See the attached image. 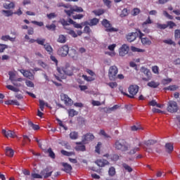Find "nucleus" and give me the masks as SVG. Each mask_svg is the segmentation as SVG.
<instances>
[{"label":"nucleus","instance_id":"1","mask_svg":"<svg viewBox=\"0 0 180 180\" xmlns=\"http://www.w3.org/2000/svg\"><path fill=\"white\" fill-rule=\"evenodd\" d=\"M115 148L120 151L126 152L130 150V145L123 140H119L115 142Z\"/></svg>","mask_w":180,"mask_h":180},{"label":"nucleus","instance_id":"2","mask_svg":"<svg viewBox=\"0 0 180 180\" xmlns=\"http://www.w3.org/2000/svg\"><path fill=\"white\" fill-rule=\"evenodd\" d=\"M128 91L129 92V95L124 93L122 90L121 91V94H122V95L128 96V98H131V99H133V98H134V96L137 95V93L139 92V86L131 85L129 87Z\"/></svg>","mask_w":180,"mask_h":180},{"label":"nucleus","instance_id":"3","mask_svg":"<svg viewBox=\"0 0 180 180\" xmlns=\"http://www.w3.org/2000/svg\"><path fill=\"white\" fill-rule=\"evenodd\" d=\"M179 107L178 106V103L174 101H169L167 103V110L169 113H176Z\"/></svg>","mask_w":180,"mask_h":180},{"label":"nucleus","instance_id":"4","mask_svg":"<svg viewBox=\"0 0 180 180\" xmlns=\"http://www.w3.org/2000/svg\"><path fill=\"white\" fill-rule=\"evenodd\" d=\"M141 72L143 74V75H145V77H142L143 81H145L146 82L151 81V78H153V75L151 74V71H150V69L145 67H141Z\"/></svg>","mask_w":180,"mask_h":180},{"label":"nucleus","instance_id":"5","mask_svg":"<svg viewBox=\"0 0 180 180\" xmlns=\"http://www.w3.org/2000/svg\"><path fill=\"white\" fill-rule=\"evenodd\" d=\"M117 72H119V70L116 65L110 67L108 70V77L110 81H115V79H116V75H117Z\"/></svg>","mask_w":180,"mask_h":180},{"label":"nucleus","instance_id":"6","mask_svg":"<svg viewBox=\"0 0 180 180\" xmlns=\"http://www.w3.org/2000/svg\"><path fill=\"white\" fill-rule=\"evenodd\" d=\"M102 25L104 26V27H105V32H117V30L113 28L112 27V24H110V22L106 19L103 20Z\"/></svg>","mask_w":180,"mask_h":180},{"label":"nucleus","instance_id":"7","mask_svg":"<svg viewBox=\"0 0 180 180\" xmlns=\"http://www.w3.org/2000/svg\"><path fill=\"white\" fill-rule=\"evenodd\" d=\"M68 51H70V48H68V45H63L58 50V56H60V57H66V56L68 54Z\"/></svg>","mask_w":180,"mask_h":180},{"label":"nucleus","instance_id":"8","mask_svg":"<svg viewBox=\"0 0 180 180\" xmlns=\"http://www.w3.org/2000/svg\"><path fill=\"white\" fill-rule=\"evenodd\" d=\"M139 33V39L143 46H151V40L147 37H143L144 36V34L141 32V31H138Z\"/></svg>","mask_w":180,"mask_h":180},{"label":"nucleus","instance_id":"9","mask_svg":"<svg viewBox=\"0 0 180 180\" xmlns=\"http://www.w3.org/2000/svg\"><path fill=\"white\" fill-rule=\"evenodd\" d=\"M18 71L23 75V77H25V78H28V79H31L32 81L34 79V75H33V73L30 71L23 69L18 70Z\"/></svg>","mask_w":180,"mask_h":180},{"label":"nucleus","instance_id":"10","mask_svg":"<svg viewBox=\"0 0 180 180\" xmlns=\"http://www.w3.org/2000/svg\"><path fill=\"white\" fill-rule=\"evenodd\" d=\"M60 99H61V101H63L65 104L67 105H72V103H74L72 100L71 98H70V97H68V95H67L65 94H60Z\"/></svg>","mask_w":180,"mask_h":180},{"label":"nucleus","instance_id":"11","mask_svg":"<svg viewBox=\"0 0 180 180\" xmlns=\"http://www.w3.org/2000/svg\"><path fill=\"white\" fill-rule=\"evenodd\" d=\"M129 46H127V44H123L119 51L120 56L121 57H124V56H126V54L129 53Z\"/></svg>","mask_w":180,"mask_h":180},{"label":"nucleus","instance_id":"12","mask_svg":"<svg viewBox=\"0 0 180 180\" xmlns=\"http://www.w3.org/2000/svg\"><path fill=\"white\" fill-rule=\"evenodd\" d=\"M40 174H41V176H42V178L46 179V178L51 176V174H53V171H50V169L49 168H46V169L41 170Z\"/></svg>","mask_w":180,"mask_h":180},{"label":"nucleus","instance_id":"13","mask_svg":"<svg viewBox=\"0 0 180 180\" xmlns=\"http://www.w3.org/2000/svg\"><path fill=\"white\" fill-rule=\"evenodd\" d=\"M2 134L7 138L11 137V139H14V137H16V134L13 131L2 129Z\"/></svg>","mask_w":180,"mask_h":180},{"label":"nucleus","instance_id":"14","mask_svg":"<svg viewBox=\"0 0 180 180\" xmlns=\"http://www.w3.org/2000/svg\"><path fill=\"white\" fill-rule=\"evenodd\" d=\"M95 139V136L92 134H86L82 137V142L86 143L88 141H92Z\"/></svg>","mask_w":180,"mask_h":180},{"label":"nucleus","instance_id":"15","mask_svg":"<svg viewBox=\"0 0 180 180\" xmlns=\"http://www.w3.org/2000/svg\"><path fill=\"white\" fill-rule=\"evenodd\" d=\"M137 39V32H131L127 35V40L131 43V41H134Z\"/></svg>","mask_w":180,"mask_h":180},{"label":"nucleus","instance_id":"16","mask_svg":"<svg viewBox=\"0 0 180 180\" xmlns=\"http://www.w3.org/2000/svg\"><path fill=\"white\" fill-rule=\"evenodd\" d=\"M61 165L64 167L63 170L65 171V172L70 174V172L71 171H72V167L70 164L65 163V162H62Z\"/></svg>","mask_w":180,"mask_h":180},{"label":"nucleus","instance_id":"17","mask_svg":"<svg viewBox=\"0 0 180 180\" xmlns=\"http://www.w3.org/2000/svg\"><path fill=\"white\" fill-rule=\"evenodd\" d=\"M98 23H99V19L93 18L90 20L89 22H85L84 25H88L89 26H96Z\"/></svg>","mask_w":180,"mask_h":180},{"label":"nucleus","instance_id":"18","mask_svg":"<svg viewBox=\"0 0 180 180\" xmlns=\"http://www.w3.org/2000/svg\"><path fill=\"white\" fill-rule=\"evenodd\" d=\"M95 164H96L98 167H104L105 165H108L109 162H108V160L100 159V160H97L95 162Z\"/></svg>","mask_w":180,"mask_h":180},{"label":"nucleus","instance_id":"19","mask_svg":"<svg viewBox=\"0 0 180 180\" xmlns=\"http://www.w3.org/2000/svg\"><path fill=\"white\" fill-rule=\"evenodd\" d=\"M148 86L149 88H153V89H155V88H158L160 86V82H155V81H150L147 83Z\"/></svg>","mask_w":180,"mask_h":180},{"label":"nucleus","instance_id":"20","mask_svg":"<svg viewBox=\"0 0 180 180\" xmlns=\"http://www.w3.org/2000/svg\"><path fill=\"white\" fill-rule=\"evenodd\" d=\"M15 37H11V36L9 35H3L1 37V40H3V41H8V40L10 41H15Z\"/></svg>","mask_w":180,"mask_h":180},{"label":"nucleus","instance_id":"21","mask_svg":"<svg viewBox=\"0 0 180 180\" xmlns=\"http://www.w3.org/2000/svg\"><path fill=\"white\" fill-rule=\"evenodd\" d=\"M165 149L167 153H172L174 151V145L171 143H167L165 144Z\"/></svg>","mask_w":180,"mask_h":180},{"label":"nucleus","instance_id":"22","mask_svg":"<svg viewBox=\"0 0 180 180\" xmlns=\"http://www.w3.org/2000/svg\"><path fill=\"white\" fill-rule=\"evenodd\" d=\"M58 43H66L67 41V37H65V35L64 34H60L59 35L58 39H57Z\"/></svg>","mask_w":180,"mask_h":180},{"label":"nucleus","instance_id":"23","mask_svg":"<svg viewBox=\"0 0 180 180\" xmlns=\"http://www.w3.org/2000/svg\"><path fill=\"white\" fill-rule=\"evenodd\" d=\"M68 113L70 117H74V116L78 115V111L74 109H69L68 110Z\"/></svg>","mask_w":180,"mask_h":180},{"label":"nucleus","instance_id":"24","mask_svg":"<svg viewBox=\"0 0 180 180\" xmlns=\"http://www.w3.org/2000/svg\"><path fill=\"white\" fill-rule=\"evenodd\" d=\"M39 65H40V67H42V68H44V70H46L47 71H49V70H50V66L49 65H47V63L39 60L38 62Z\"/></svg>","mask_w":180,"mask_h":180},{"label":"nucleus","instance_id":"25","mask_svg":"<svg viewBox=\"0 0 180 180\" xmlns=\"http://www.w3.org/2000/svg\"><path fill=\"white\" fill-rule=\"evenodd\" d=\"M156 143H157V141L153 140V139L144 141V144L147 147H150V146H154V144H155Z\"/></svg>","mask_w":180,"mask_h":180},{"label":"nucleus","instance_id":"26","mask_svg":"<svg viewBox=\"0 0 180 180\" xmlns=\"http://www.w3.org/2000/svg\"><path fill=\"white\" fill-rule=\"evenodd\" d=\"M6 155H8V157H13V154H14L13 150H12V148L9 147H7L6 148Z\"/></svg>","mask_w":180,"mask_h":180},{"label":"nucleus","instance_id":"27","mask_svg":"<svg viewBox=\"0 0 180 180\" xmlns=\"http://www.w3.org/2000/svg\"><path fill=\"white\" fill-rule=\"evenodd\" d=\"M57 71L59 73V77H61V78H64V74L65 72V70L64 68H58Z\"/></svg>","mask_w":180,"mask_h":180},{"label":"nucleus","instance_id":"28","mask_svg":"<svg viewBox=\"0 0 180 180\" xmlns=\"http://www.w3.org/2000/svg\"><path fill=\"white\" fill-rule=\"evenodd\" d=\"M163 43H165V44H169V46H176L175 41H172V39H171L163 40Z\"/></svg>","mask_w":180,"mask_h":180},{"label":"nucleus","instance_id":"29","mask_svg":"<svg viewBox=\"0 0 180 180\" xmlns=\"http://www.w3.org/2000/svg\"><path fill=\"white\" fill-rule=\"evenodd\" d=\"M179 86L176 85H171L167 87H165L164 89L165 91H176L178 89Z\"/></svg>","mask_w":180,"mask_h":180},{"label":"nucleus","instance_id":"30","mask_svg":"<svg viewBox=\"0 0 180 180\" xmlns=\"http://www.w3.org/2000/svg\"><path fill=\"white\" fill-rule=\"evenodd\" d=\"M72 9L73 11V12H77V13H81V12H84V8H82V7H79L78 6H75L73 7H72Z\"/></svg>","mask_w":180,"mask_h":180},{"label":"nucleus","instance_id":"31","mask_svg":"<svg viewBox=\"0 0 180 180\" xmlns=\"http://www.w3.org/2000/svg\"><path fill=\"white\" fill-rule=\"evenodd\" d=\"M46 153H49V155L51 158H52L53 160H54V158H56V153H54V152L53 151V150L51 149V148H49L47 150Z\"/></svg>","mask_w":180,"mask_h":180},{"label":"nucleus","instance_id":"32","mask_svg":"<svg viewBox=\"0 0 180 180\" xmlns=\"http://www.w3.org/2000/svg\"><path fill=\"white\" fill-rule=\"evenodd\" d=\"M69 56L72 57V58H77V56H78V54L77 53V51L75 49H70Z\"/></svg>","mask_w":180,"mask_h":180},{"label":"nucleus","instance_id":"33","mask_svg":"<svg viewBox=\"0 0 180 180\" xmlns=\"http://www.w3.org/2000/svg\"><path fill=\"white\" fill-rule=\"evenodd\" d=\"M61 154L63 155H66L67 157H71L72 155H75V153L74 152H68L67 150H62Z\"/></svg>","mask_w":180,"mask_h":180},{"label":"nucleus","instance_id":"34","mask_svg":"<svg viewBox=\"0 0 180 180\" xmlns=\"http://www.w3.org/2000/svg\"><path fill=\"white\" fill-rule=\"evenodd\" d=\"M4 8L5 9H11V8H15V4L13 3H6L4 4Z\"/></svg>","mask_w":180,"mask_h":180},{"label":"nucleus","instance_id":"35","mask_svg":"<svg viewBox=\"0 0 180 180\" xmlns=\"http://www.w3.org/2000/svg\"><path fill=\"white\" fill-rule=\"evenodd\" d=\"M36 43L37 44H39L40 46H45L46 45V39H41V38H38L36 39Z\"/></svg>","mask_w":180,"mask_h":180},{"label":"nucleus","instance_id":"36","mask_svg":"<svg viewBox=\"0 0 180 180\" xmlns=\"http://www.w3.org/2000/svg\"><path fill=\"white\" fill-rule=\"evenodd\" d=\"M93 13H94L96 16H101V15H103V13H105V11H103V9H98L94 11Z\"/></svg>","mask_w":180,"mask_h":180},{"label":"nucleus","instance_id":"37","mask_svg":"<svg viewBox=\"0 0 180 180\" xmlns=\"http://www.w3.org/2000/svg\"><path fill=\"white\" fill-rule=\"evenodd\" d=\"M67 33L70 34L72 37H78V34L72 29H68Z\"/></svg>","mask_w":180,"mask_h":180},{"label":"nucleus","instance_id":"38","mask_svg":"<svg viewBox=\"0 0 180 180\" xmlns=\"http://www.w3.org/2000/svg\"><path fill=\"white\" fill-rule=\"evenodd\" d=\"M31 176H32L33 179H43V176H41V174H39L37 173H32Z\"/></svg>","mask_w":180,"mask_h":180},{"label":"nucleus","instance_id":"39","mask_svg":"<svg viewBox=\"0 0 180 180\" xmlns=\"http://www.w3.org/2000/svg\"><path fill=\"white\" fill-rule=\"evenodd\" d=\"M70 137L72 140H77L78 139V132L72 131L70 134Z\"/></svg>","mask_w":180,"mask_h":180},{"label":"nucleus","instance_id":"40","mask_svg":"<svg viewBox=\"0 0 180 180\" xmlns=\"http://www.w3.org/2000/svg\"><path fill=\"white\" fill-rule=\"evenodd\" d=\"M6 88H7V89H9L10 91H13V92H19V89H18L12 85H7Z\"/></svg>","mask_w":180,"mask_h":180},{"label":"nucleus","instance_id":"41","mask_svg":"<svg viewBox=\"0 0 180 180\" xmlns=\"http://www.w3.org/2000/svg\"><path fill=\"white\" fill-rule=\"evenodd\" d=\"M82 78H84V79L85 81H87L88 82H91L92 81H95V78L92 77H88L85 75H82Z\"/></svg>","mask_w":180,"mask_h":180},{"label":"nucleus","instance_id":"42","mask_svg":"<svg viewBox=\"0 0 180 180\" xmlns=\"http://www.w3.org/2000/svg\"><path fill=\"white\" fill-rule=\"evenodd\" d=\"M143 128L140 125H133L131 127V130L132 131H137L138 130H141Z\"/></svg>","mask_w":180,"mask_h":180},{"label":"nucleus","instance_id":"43","mask_svg":"<svg viewBox=\"0 0 180 180\" xmlns=\"http://www.w3.org/2000/svg\"><path fill=\"white\" fill-rule=\"evenodd\" d=\"M131 51L136 52V53H144L145 51L144 49H141L135 46H131Z\"/></svg>","mask_w":180,"mask_h":180},{"label":"nucleus","instance_id":"44","mask_svg":"<svg viewBox=\"0 0 180 180\" xmlns=\"http://www.w3.org/2000/svg\"><path fill=\"white\" fill-rule=\"evenodd\" d=\"M171 82H172V79L171 78L163 79L162 80V84H163V85H168V84H171Z\"/></svg>","mask_w":180,"mask_h":180},{"label":"nucleus","instance_id":"45","mask_svg":"<svg viewBox=\"0 0 180 180\" xmlns=\"http://www.w3.org/2000/svg\"><path fill=\"white\" fill-rule=\"evenodd\" d=\"M9 79L11 81V82H13L15 81V77H16V75L13 72H9Z\"/></svg>","mask_w":180,"mask_h":180},{"label":"nucleus","instance_id":"46","mask_svg":"<svg viewBox=\"0 0 180 180\" xmlns=\"http://www.w3.org/2000/svg\"><path fill=\"white\" fill-rule=\"evenodd\" d=\"M152 71L153 74H160V68H158V66L155 65L152 67Z\"/></svg>","mask_w":180,"mask_h":180},{"label":"nucleus","instance_id":"47","mask_svg":"<svg viewBox=\"0 0 180 180\" xmlns=\"http://www.w3.org/2000/svg\"><path fill=\"white\" fill-rule=\"evenodd\" d=\"M45 50L46 51H48V53H51L53 51V48L51 47V46H50V44H46L44 46Z\"/></svg>","mask_w":180,"mask_h":180},{"label":"nucleus","instance_id":"48","mask_svg":"<svg viewBox=\"0 0 180 180\" xmlns=\"http://www.w3.org/2000/svg\"><path fill=\"white\" fill-rule=\"evenodd\" d=\"M39 108L41 110V112H43L44 110V106H46V102H44V101L43 100H39Z\"/></svg>","mask_w":180,"mask_h":180},{"label":"nucleus","instance_id":"49","mask_svg":"<svg viewBox=\"0 0 180 180\" xmlns=\"http://www.w3.org/2000/svg\"><path fill=\"white\" fill-rule=\"evenodd\" d=\"M65 75L70 76L72 75V70L71 69V68H65Z\"/></svg>","mask_w":180,"mask_h":180},{"label":"nucleus","instance_id":"50","mask_svg":"<svg viewBox=\"0 0 180 180\" xmlns=\"http://www.w3.org/2000/svg\"><path fill=\"white\" fill-rule=\"evenodd\" d=\"M167 26V27H169V29H174V27H175V26H176V24H175V22H174L172 21H168Z\"/></svg>","mask_w":180,"mask_h":180},{"label":"nucleus","instance_id":"51","mask_svg":"<svg viewBox=\"0 0 180 180\" xmlns=\"http://www.w3.org/2000/svg\"><path fill=\"white\" fill-rule=\"evenodd\" d=\"M122 167L126 169V171H128V172H131L133 171V169L126 163H124Z\"/></svg>","mask_w":180,"mask_h":180},{"label":"nucleus","instance_id":"52","mask_svg":"<svg viewBox=\"0 0 180 180\" xmlns=\"http://www.w3.org/2000/svg\"><path fill=\"white\" fill-rule=\"evenodd\" d=\"M6 49H8V45L0 44V53H4Z\"/></svg>","mask_w":180,"mask_h":180},{"label":"nucleus","instance_id":"53","mask_svg":"<svg viewBox=\"0 0 180 180\" xmlns=\"http://www.w3.org/2000/svg\"><path fill=\"white\" fill-rule=\"evenodd\" d=\"M127 15H129V11L127 8H124L120 14L121 18H124L125 16H127Z\"/></svg>","mask_w":180,"mask_h":180},{"label":"nucleus","instance_id":"54","mask_svg":"<svg viewBox=\"0 0 180 180\" xmlns=\"http://www.w3.org/2000/svg\"><path fill=\"white\" fill-rule=\"evenodd\" d=\"M100 134L101 136H103V137H105V139H110V136L108 135V134H106V132H105V130L101 129L100 131Z\"/></svg>","mask_w":180,"mask_h":180},{"label":"nucleus","instance_id":"55","mask_svg":"<svg viewBox=\"0 0 180 180\" xmlns=\"http://www.w3.org/2000/svg\"><path fill=\"white\" fill-rule=\"evenodd\" d=\"M141 11L140 8H134L132 11V15L133 16H137V15H139V13H140Z\"/></svg>","mask_w":180,"mask_h":180},{"label":"nucleus","instance_id":"56","mask_svg":"<svg viewBox=\"0 0 180 180\" xmlns=\"http://www.w3.org/2000/svg\"><path fill=\"white\" fill-rule=\"evenodd\" d=\"M2 13H4L5 16H12V15L13 14V13H12V11H6V10H3Z\"/></svg>","mask_w":180,"mask_h":180},{"label":"nucleus","instance_id":"57","mask_svg":"<svg viewBox=\"0 0 180 180\" xmlns=\"http://www.w3.org/2000/svg\"><path fill=\"white\" fill-rule=\"evenodd\" d=\"M157 27L158 29H167V27H168V25H167V24H160L158 23L157 24Z\"/></svg>","mask_w":180,"mask_h":180},{"label":"nucleus","instance_id":"58","mask_svg":"<svg viewBox=\"0 0 180 180\" xmlns=\"http://www.w3.org/2000/svg\"><path fill=\"white\" fill-rule=\"evenodd\" d=\"M46 27L48 30H56V25L54 24L47 25H46Z\"/></svg>","mask_w":180,"mask_h":180},{"label":"nucleus","instance_id":"59","mask_svg":"<svg viewBox=\"0 0 180 180\" xmlns=\"http://www.w3.org/2000/svg\"><path fill=\"white\" fill-rule=\"evenodd\" d=\"M163 15L164 16H165L166 18H167V19H170V20H172V19H174V17L171 15H169L168 13V12H167L166 11H163Z\"/></svg>","mask_w":180,"mask_h":180},{"label":"nucleus","instance_id":"60","mask_svg":"<svg viewBox=\"0 0 180 180\" xmlns=\"http://www.w3.org/2000/svg\"><path fill=\"white\" fill-rule=\"evenodd\" d=\"M108 174L110 175V176H113V175L116 174V171L115 170L114 167H110L109 169Z\"/></svg>","mask_w":180,"mask_h":180},{"label":"nucleus","instance_id":"61","mask_svg":"<svg viewBox=\"0 0 180 180\" xmlns=\"http://www.w3.org/2000/svg\"><path fill=\"white\" fill-rule=\"evenodd\" d=\"M64 12H65L68 16H71V15L74 13V11H72V7H70V10H64Z\"/></svg>","mask_w":180,"mask_h":180},{"label":"nucleus","instance_id":"62","mask_svg":"<svg viewBox=\"0 0 180 180\" xmlns=\"http://www.w3.org/2000/svg\"><path fill=\"white\" fill-rule=\"evenodd\" d=\"M84 15L83 14H77V15H72V18L75 20L77 19H82V18H84Z\"/></svg>","mask_w":180,"mask_h":180},{"label":"nucleus","instance_id":"63","mask_svg":"<svg viewBox=\"0 0 180 180\" xmlns=\"http://www.w3.org/2000/svg\"><path fill=\"white\" fill-rule=\"evenodd\" d=\"M174 38L175 39H180V30H176L174 31Z\"/></svg>","mask_w":180,"mask_h":180},{"label":"nucleus","instance_id":"64","mask_svg":"<svg viewBox=\"0 0 180 180\" xmlns=\"http://www.w3.org/2000/svg\"><path fill=\"white\" fill-rule=\"evenodd\" d=\"M91 28L89 26H85L84 29V32L86 33L87 34H89L91 33Z\"/></svg>","mask_w":180,"mask_h":180}]
</instances>
